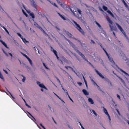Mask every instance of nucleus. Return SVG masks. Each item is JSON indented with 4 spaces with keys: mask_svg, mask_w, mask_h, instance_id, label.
<instances>
[{
    "mask_svg": "<svg viewBox=\"0 0 129 129\" xmlns=\"http://www.w3.org/2000/svg\"><path fill=\"white\" fill-rule=\"evenodd\" d=\"M27 13L28 14H30V10H26Z\"/></svg>",
    "mask_w": 129,
    "mask_h": 129,
    "instance_id": "0e129e2a",
    "label": "nucleus"
},
{
    "mask_svg": "<svg viewBox=\"0 0 129 129\" xmlns=\"http://www.w3.org/2000/svg\"><path fill=\"white\" fill-rule=\"evenodd\" d=\"M105 18L109 23V26L110 27V29L111 31H113V34L115 36V33L113 31H116L117 30V28L116 27L113 26L114 25V23L112 20L110 19L108 16H105Z\"/></svg>",
    "mask_w": 129,
    "mask_h": 129,
    "instance_id": "f03ea898",
    "label": "nucleus"
},
{
    "mask_svg": "<svg viewBox=\"0 0 129 129\" xmlns=\"http://www.w3.org/2000/svg\"><path fill=\"white\" fill-rule=\"evenodd\" d=\"M53 5L56 7H57V8H58V6L56 5V4L55 3H54L53 4Z\"/></svg>",
    "mask_w": 129,
    "mask_h": 129,
    "instance_id": "13d9d810",
    "label": "nucleus"
},
{
    "mask_svg": "<svg viewBox=\"0 0 129 129\" xmlns=\"http://www.w3.org/2000/svg\"><path fill=\"white\" fill-rule=\"evenodd\" d=\"M64 38L65 40L67 41L68 42L70 45L87 62H88V60L86 59L84 55L78 50L77 48L76 47L75 45L74 44H73L72 42L71 41H70L67 38L65 37H64Z\"/></svg>",
    "mask_w": 129,
    "mask_h": 129,
    "instance_id": "f257e3e1",
    "label": "nucleus"
},
{
    "mask_svg": "<svg viewBox=\"0 0 129 129\" xmlns=\"http://www.w3.org/2000/svg\"><path fill=\"white\" fill-rule=\"evenodd\" d=\"M37 83L38 84V85L39 86V84H40V82H39V81H37Z\"/></svg>",
    "mask_w": 129,
    "mask_h": 129,
    "instance_id": "69168bd1",
    "label": "nucleus"
},
{
    "mask_svg": "<svg viewBox=\"0 0 129 129\" xmlns=\"http://www.w3.org/2000/svg\"><path fill=\"white\" fill-rule=\"evenodd\" d=\"M70 10L73 13V14L75 16L77 17H78V15H76V14L75 13H74V10H73L72 9H71V8H70Z\"/></svg>",
    "mask_w": 129,
    "mask_h": 129,
    "instance_id": "aec40b11",
    "label": "nucleus"
},
{
    "mask_svg": "<svg viewBox=\"0 0 129 129\" xmlns=\"http://www.w3.org/2000/svg\"><path fill=\"white\" fill-rule=\"evenodd\" d=\"M95 23L97 24V25L98 26V27L100 28V29H102V27L101 25L97 22L95 21Z\"/></svg>",
    "mask_w": 129,
    "mask_h": 129,
    "instance_id": "bb28decb",
    "label": "nucleus"
},
{
    "mask_svg": "<svg viewBox=\"0 0 129 129\" xmlns=\"http://www.w3.org/2000/svg\"><path fill=\"white\" fill-rule=\"evenodd\" d=\"M9 94H10L11 95V97L13 98V99H15V98L13 96V95H12V94H11V93H10Z\"/></svg>",
    "mask_w": 129,
    "mask_h": 129,
    "instance_id": "603ef678",
    "label": "nucleus"
},
{
    "mask_svg": "<svg viewBox=\"0 0 129 129\" xmlns=\"http://www.w3.org/2000/svg\"><path fill=\"white\" fill-rule=\"evenodd\" d=\"M61 59L62 61H65L67 60L66 58L63 56H62L61 57Z\"/></svg>",
    "mask_w": 129,
    "mask_h": 129,
    "instance_id": "c85d7f7f",
    "label": "nucleus"
},
{
    "mask_svg": "<svg viewBox=\"0 0 129 129\" xmlns=\"http://www.w3.org/2000/svg\"><path fill=\"white\" fill-rule=\"evenodd\" d=\"M127 64L129 66V60H128L127 62H126Z\"/></svg>",
    "mask_w": 129,
    "mask_h": 129,
    "instance_id": "774afa93",
    "label": "nucleus"
},
{
    "mask_svg": "<svg viewBox=\"0 0 129 129\" xmlns=\"http://www.w3.org/2000/svg\"><path fill=\"white\" fill-rule=\"evenodd\" d=\"M54 94L59 99H60V97L58 95H57L55 93H54Z\"/></svg>",
    "mask_w": 129,
    "mask_h": 129,
    "instance_id": "09e8293b",
    "label": "nucleus"
},
{
    "mask_svg": "<svg viewBox=\"0 0 129 129\" xmlns=\"http://www.w3.org/2000/svg\"><path fill=\"white\" fill-rule=\"evenodd\" d=\"M53 52L55 54V55L56 56L57 55V52L56 50H54L53 51Z\"/></svg>",
    "mask_w": 129,
    "mask_h": 129,
    "instance_id": "c03bdc74",
    "label": "nucleus"
},
{
    "mask_svg": "<svg viewBox=\"0 0 129 129\" xmlns=\"http://www.w3.org/2000/svg\"><path fill=\"white\" fill-rule=\"evenodd\" d=\"M22 76L23 77V78L22 80V82H24L25 81V80L26 78L23 75H22Z\"/></svg>",
    "mask_w": 129,
    "mask_h": 129,
    "instance_id": "c9c22d12",
    "label": "nucleus"
},
{
    "mask_svg": "<svg viewBox=\"0 0 129 129\" xmlns=\"http://www.w3.org/2000/svg\"><path fill=\"white\" fill-rule=\"evenodd\" d=\"M66 34L69 37V38H72L74 39V38L75 37L71 33H70L68 31L66 32Z\"/></svg>",
    "mask_w": 129,
    "mask_h": 129,
    "instance_id": "9d476101",
    "label": "nucleus"
},
{
    "mask_svg": "<svg viewBox=\"0 0 129 129\" xmlns=\"http://www.w3.org/2000/svg\"><path fill=\"white\" fill-rule=\"evenodd\" d=\"M101 30H100V33H102L103 34L105 35V37H106V33L105 32V31L104 30H103V28L101 29Z\"/></svg>",
    "mask_w": 129,
    "mask_h": 129,
    "instance_id": "2eb2a0df",
    "label": "nucleus"
},
{
    "mask_svg": "<svg viewBox=\"0 0 129 129\" xmlns=\"http://www.w3.org/2000/svg\"><path fill=\"white\" fill-rule=\"evenodd\" d=\"M115 24L116 25H117V26L118 28L120 30V31H121V30L122 31V29H122L121 27L117 23H116Z\"/></svg>",
    "mask_w": 129,
    "mask_h": 129,
    "instance_id": "f3484780",
    "label": "nucleus"
},
{
    "mask_svg": "<svg viewBox=\"0 0 129 129\" xmlns=\"http://www.w3.org/2000/svg\"><path fill=\"white\" fill-rule=\"evenodd\" d=\"M65 67L68 70V68H72L70 66H65Z\"/></svg>",
    "mask_w": 129,
    "mask_h": 129,
    "instance_id": "8fccbe9b",
    "label": "nucleus"
},
{
    "mask_svg": "<svg viewBox=\"0 0 129 129\" xmlns=\"http://www.w3.org/2000/svg\"><path fill=\"white\" fill-rule=\"evenodd\" d=\"M89 103L93 105L94 104V102L93 100L91 98H89Z\"/></svg>",
    "mask_w": 129,
    "mask_h": 129,
    "instance_id": "a211bd4d",
    "label": "nucleus"
},
{
    "mask_svg": "<svg viewBox=\"0 0 129 129\" xmlns=\"http://www.w3.org/2000/svg\"><path fill=\"white\" fill-rule=\"evenodd\" d=\"M123 59L125 61L127 60V59L126 58V57H124L123 58Z\"/></svg>",
    "mask_w": 129,
    "mask_h": 129,
    "instance_id": "5fc2aeb1",
    "label": "nucleus"
},
{
    "mask_svg": "<svg viewBox=\"0 0 129 129\" xmlns=\"http://www.w3.org/2000/svg\"><path fill=\"white\" fill-rule=\"evenodd\" d=\"M3 52L4 53V54H5V55L7 56H8V54L7 53H6L3 49Z\"/></svg>",
    "mask_w": 129,
    "mask_h": 129,
    "instance_id": "a19ab883",
    "label": "nucleus"
},
{
    "mask_svg": "<svg viewBox=\"0 0 129 129\" xmlns=\"http://www.w3.org/2000/svg\"><path fill=\"white\" fill-rule=\"evenodd\" d=\"M21 39H22L23 42L24 43H26L28 42L26 40V39L25 38H23L22 37Z\"/></svg>",
    "mask_w": 129,
    "mask_h": 129,
    "instance_id": "cd10ccee",
    "label": "nucleus"
},
{
    "mask_svg": "<svg viewBox=\"0 0 129 129\" xmlns=\"http://www.w3.org/2000/svg\"><path fill=\"white\" fill-rule=\"evenodd\" d=\"M61 70L64 72L65 73H66L68 75H69V73L67 72L66 71H65L64 70H63V69H61Z\"/></svg>",
    "mask_w": 129,
    "mask_h": 129,
    "instance_id": "6e6d98bb",
    "label": "nucleus"
},
{
    "mask_svg": "<svg viewBox=\"0 0 129 129\" xmlns=\"http://www.w3.org/2000/svg\"><path fill=\"white\" fill-rule=\"evenodd\" d=\"M29 61V62L30 64H31V66H32L33 65V62L31 60H30Z\"/></svg>",
    "mask_w": 129,
    "mask_h": 129,
    "instance_id": "3c124183",
    "label": "nucleus"
},
{
    "mask_svg": "<svg viewBox=\"0 0 129 129\" xmlns=\"http://www.w3.org/2000/svg\"><path fill=\"white\" fill-rule=\"evenodd\" d=\"M99 61L100 62L101 64H102L103 66H104V64L103 61L102 59H100Z\"/></svg>",
    "mask_w": 129,
    "mask_h": 129,
    "instance_id": "c756f323",
    "label": "nucleus"
},
{
    "mask_svg": "<svg viewBox=\"0 0 129 129\" xmlns=\"http://www.w3.org/2000/svg\"><path fill=\"white\" fill-rule=\"evenodd\" d=\"M103 111H104V113H105V114H106V115H107L108 116V118L109 119V122L110 124H111V119L110 117L107 112V110L104 107L103 108Z\"/></svg>",
    "mask_w": 129,
    "mask_h": 129,
    "instance_id": "0eeeda50",
    "label": "nucleus"
},
{
    "mask_svg": "<svg viewBox=\"0 0 129 129\" xmlns=\"http://www.w3.org/2000/svg\"><path fill=\"white\" fill-rule=\"evenodd\" d=\"M83 79H84V82H85V85H86V86L87 87V82H86V80L85 79V78L83 76Z\"/></svg>",
    "mask_w": 129,
    "mask_h": 129,
    "instance_id": "72a5a7b5",
    "label": "nucleus"
},
{
    "mask_svg": "<svg viewBox=\"0 0 129 129\" xmlns=\"http://www.w3.org/2000/svg\"><path fill=\"white\" fill-rule=\"evenodd\" d=\"M120 31L124 34V35L125 37L126 38V39H128V38L127 37V36L126 35L125 33L124 32V31L123 30V29H122V31L121 30Z\"/></svg>",
    "mask_w": 129,
    "mask_h": 129,
    "instance_id": "393cba45",
    "label": "nucleus"
},
{
    "mask_svg": "<svg viewBox=\"0 0 129 129\" xmlns=\"http://www.w3.org/2000/svg\"><path fill=\"white\" fill-rule=\"evenodd\" d=\"M90 111L91 112L92 114H93L94 115V117L99 116V115L97 114V113H96L95 111L93 110H92V111L91 110H90Z\"/></svg>",
    "mask_w": 129,
    "mask_h": 129,
    "instance_id": "9b49d317",
    "label": "nucleus"
},
{
    "mask_svg": "<svg viewBox=\"0 0 129 129\" xmlns=\"http://www.w3.org/2000/svg\"><path fill=\"white\" fill-rule=\"evenodd\" d=\"M3 71L5 72V73L6 74H8V72L6 70H5L3 69Z\"/></svg>",
    "mask_w": 129,
    "mask_h": 129,
    "instance_id": "680f3d73",
    "label": "nucleus"
},
{
    "mask_svg": "<svg viewBox=\"0 0 129 129\" xmlns=\"http://www.w3.org/2000/svg\"><path fill=\"white\" fill-rule=\"evenodd\" d=\"M40 125L44 129H46L44 126L43 125L42 123H40Z\"/></svg>",
    "mask_w": 129,
    "mask_h": 129,
    "instance_id": "49530a36",
    "label": "nucleus"
},
{
    "mask_svg": "<svg viewBox=\"0 0 129 129\" xmlns=\"http://www.w3.org/2000/svg\"><path fill=\"white\" fill-rule=\"evenodd\" d=\"M90 79L92 84H93L94 86L95 87H96L99 90L101 91L102 90L100 88V87L94 81L93 79L91 77H90Z\"/></svg>",
    "mask_w": 129,
    "mask_h": 129,
    "instance_id": "423d86ee",
    "label": "nucleus"
},
{
    "mask_svg": "<svg viewBox=\"0 0 129 129\" xmlns=\"http://www.w3.org/2000/svg\"><path fill=\"white\" fill-rule=\"evenodd\" d=\"M95 70L97 74L99 75L101 78L102 79L105 78V77L103 76L102 74L99 72L95 69Z\"/></svg>",
    "mask_w": 129,
    "mask_h": 129,
    "instance_id": "1a4fd4ad",
    "label": "nucleus"
},
{
    "mask_svg": "<svg viewBox=\"0 0 129 129\" xmlns=\"http://www.w3.org/2000/svg\"><path fill=\"white\" fill-rule=\"evenodd\" d=\"M51 51H53L54 50H55L54 49H53V48L51 46Z\"/></svg>",
    "mask_w": 129,
    "mask_h": 129,
    "instance_id": "bf43d9fd",
    "label": "nucleus"
},
{
    "mask_svg": "<svg viewBox=\"0 0 129 129\" xmlns=\"http://www.w3.org/2000/svg\"><path fill=\"white\" fill-rule=\"evenodd\" d=\"M58 14L59 15V16H60L61 18L63 20H65L66 19L65 17L61 15L58 12Z\"/></svg>",
    "mask_w": 129,
    "mask_h": 129,
    "instance_id": "4be33fe9",
    "label": "nucleus"
},
{
    "mask_svg": "<svg viewBox=\"0 0 129 129\" xmlns=\"http://www.w3.org/2000/svg\"><path fill=\"white\" fill-rule=\"evenodd\" d=\"M108 58L110 61L111 63V64L112 66L114 68H115V69L116 70H117V68L115 67V66H117L115 64V62L113 61L112 58L110 56H108Z\"/></svg>",
    "mask_w": 129,
    "mask_h": 129,
    "instance_id": "39448f33",
    "label": "nucleus"
},
{
    "mask_svg": "<svg viewBox=\"0 0 129 129\" xmlns=\"http://www.w3.org/2000/svg\"><path fill=\"white\" fill-rule=\"evenodd\" d=\"M39 86L41 88H44L46 89H47V88L43 84H39Z\"/></svg>",
    "mask_w": 129,
    "mask_h": 129,
    "instance_id": "6ab92c4d",
    "label": "nucleus"
},
{
    "mask_svg": "<svg viewBox=\"0 0 129 129\" xmlns=\"http://www.w3.org/2000/svg\"><path fill=\"white\" fill-rule=\"evenodd\" d=\"M89 64H90V66L93 68H94V67L91 64V63L89 62Z\"/></svg>",
    "mask_w": 129,
    "mask_h": 129,
    "instance_id": "e2e57ef3",
    "label": "nucleus"
},
{
    "mask_svg": "<svg viewBox=\"0 0 129 129\" xmlns=\"http://www.w3.org/2000/svg\"><path fill=\"white\" fill-rule=\"evenodd\" d=\"M23 100L24 101V102L25 103V105L26 106H27L28 108H31V107L29 105H28L27 103H26V102L25 100L23 99Z\"/></svg>",
    "mask_w": 129,
    "mask_h": 129,
    "instance_id": "a878e982",
    "label": "nucleus"
},
{
    "mask_svg": "<svg viewBox=\"0 0 129 129\" xmlns=\"http://www.w3.org/2000/svg\"><path fill=\"white\" fill-rule=\"evenodd\" d=\"M116 95H117V98H118V99H119V100L120 101L121 100L120 97V96L118 94H117Z\"/></svg>",
    "mask_w": 129,
    "mask_h": 129,
    "instance_id": "a18cd8bd",
    "label": "nucleus"
},
{
    "mask_svg": "<svg viewBox=\"0 0 129 129\" xmlns=\"http://www.w3.org/2000/svg\"><path fill=\"white\" fill-rule=\"evenodd\" d=\"M22 11L23 13L26 16V17H27L28 16V15L27 14L24 12L23 10H22Z\"/></svg>",
    "mask_w": 129,
    "mask_h": 129,
    "instance_id": "de8ad7c7",
    "label": "nucleus"
},
{
    "mask_svg": "<svg viewBox=\"0 0 129 129\" xmlns=\"http://www.w3.org/2000/svg\"><path fill=\"white\" fill-rule=\"evenodd\" d=\"M17 34L19 36L21 39L23 37L21 36L20 34L19 33H17Z\"/></svg>",
    "mask_w": 129,
    "mask_h": 129,
    "instance_id": "e433bc0d",
    "label": "nucleus"
},
{
    "mask_svg": "<svg viewBox=\"0 0 129 129\" xmlns=\"http://www.w3.org/2000/svg\"><path fill=\"white\" fill-rule=\"evenodd\" d=\"M82 91L83 92V93L85 95H88V93L87 91L85 89H84L82 90Z\"/></svg>",
    "mask_w": 129,
    "mask_h": 129,
    "instance_id": "dca6fc26",
    "label": "nucleus"
},
{
    "mask_svg": "<svg viewBox=\"0 0 129 129\" xmlns=\"http://www.w3.org/2000/svg\"><path fill=\"white\" fill-rule=\"evenodd\" d=\"M30 16H31L32 18L33 19H34L35 18V16L33 12H31L29 14Z\"/></svg>",
    "mask_w": 129,
    "mask_h": 129,
    "instance_id": "412c9836",
    "label": "nucleus"
},
{
    "mask_svg": "<svg viewBox=\"0 0 129 129\" xmlns=\"http://www.w3.org/2000/svg\"><path fill=\"white\" fill-rule=\"evenodd\" d=\"M107 12L112 17H114V16L112 13L109 10L107 11Z\"/></svg>",
    "mask_w": 129,
    "mask_h": 129,
    "instance_id": "5701e85b",
    "label": "nucleus"
},
{
    "mask_svg": "<svg viewBox=\"0 0 129 129\" xmlns=\"http://www.w3.org/2000/svg\"><path fill=\"white\" fill-rule=\"evenodd\" d=\"M103 50H104V51L106 53V55H107V56L108 57V56H110V55H108V54L107 52L105 50V49H103Z\"/></svg>",
    "mask_w": 129,
    "mask_h": 129,
    "instance_id": "4c0bfd02",
    "label": "nucleus"
},
{
    "mask_svg": "<svg viewBox=\"0 0 129 129\" xmlns=\"http://www.w3.org/2000/svg\"><path fill=\"white\" fill-rule=\"evenodd\" d=\"M3 28H4V29H5V31L8 34H9V31H8V30L7 29H6V28H5V27H4V26L3 27Z\"/></svg>",
    "mask_w": 129,
    "mask_h": 129,
    "instance_id": "79ce46f5",
    "label": "nucleus"
},
{
    "mask_svg": "<svg viewBox=\"0 0 129 129\" xmlns=\"http://www.w3.org/2000/svg\"><path fill=\"white\" fill-rule=\"evenodd\" d=\"M103 8L105 11L107 10L108 9L107 7L105 6H103Z\"/></svg>",
    "mask_w": 129,
    "mask_h": 129,
    "instance_id": "473e14b6",
    "label": "nucleus"
},
{
    "mask_svg": "<svg viewBox=\"0 0 129 129\" xmlns=\"http://www.w3.org/2000/svg\"><path fill=\"white\" fill-rule=\"evenodd\" d=\"M77 11H78V13H79V14L81 15V14H82L81 13V10L80 9H78Z\"/></svg>",
    "mask_w": 129,
    "mask_h": 129,
    "instance_id": "ea45409f",
    "label": "nucleus"
},
{
    "mask_svg": "<svg viewBox=\"0 0 129 129\" xmlns=\"http://www.w3.org/2000/svg\"><path fill=\"white\" fill-rule=\"evenodd\" d=\"M73 22L74 23V25L75 27L82 34L84 35V32L82 29L80 25L78 24L74 20L73 21Z\"/></svg>",
    "mask_w": 129,
    "mask_h": 129,
    "instance_id": "7ed1b4c3",
    "label": "nucleus"
},
{
    "mask_svg": "<svg viewBox=\"0 0 129 129\" xmlns=\"http://www.w3.org/2000/svg\"><path fill=\"white\" fill-rule=\"evenodd\" d=\"M26 58L28 59V61H29L30 60H31L28 56H27V58Z\"/></svg>",
    "mask_w": 129,
    "mask_h": 129,
    "instance_id": "338daca9",
    "label": "nucleus"
},
{
    "mask_svg": "<svg viewBox=\"0 0 129 129\" xmlns=\"http://www.w3.org/2000/svg\"><path fill=\"white\" fill-rule=\"evenodd\" d=\"M97 44L98 45H100V46H101V48L103 49H104V48H103V47L102 46V45L99 42H97Z\"/></svg>",
    "mask_w": 129,
    "mask_h": 129,
    "instance_id": "7c9ffc66",
    "label": "nucleus"
},
{
    "mask_svg": "<svg viewBox=\"0 0 129 129\" xmlns=\"http://www.w3.org/2000/svg\"><path fill=\"white\" fill-rule=\"evenodd\" d=\"M43 64L44 66V67L46 69H49V68L46 66V64L44 63L43 62Z\"/></svg>",
    "mask_w": 129,
    "mask_h": 129,
    "instance_id": "f704fd0d",
    "label": "nucleus"
},
{
    "mask_svg": "<svg viewBox=\"0 0 129 129\" xmlns=\"http://www.w3.org/2000/svg\"><path fill=\"white\" fill-rule=\"evenodd\" d=\"M115 66V67L117 68V70H116L122 72L123 73L122 75L125 76L126 79H127L129 78V75L128 73H126L124 71L121 69L118 66L116 65Z\"/></svg>",
    "mask_w": 129,
    "mask_h": 129,
    "instance_id": "20e7f679",
    "label": "nucleus"
},
{
    "mask_svg": "<svg viewBox=\"0 0 129 129\" xmlns=\"http://www.w3.org/2000/svg\"><path fill=\"white\" fill-rule=\"evenodd\" d=\"M90 41H91V42H90L91 44H95V43L94 42V41L93 40H91Z\"/></svg>",
    "mask_w": 129,
    "mask_h": 129,
    "instance_id": "37998d69",
    "label": "nucleus"
},
{
    "mask_svg": "<svg viewBox=\"0 0 129 129\" xmlns=\"http://www.w3.org/2000/svg\"><path fill=\"white\" fill-rule=\"evenodd\" d=\"M74 39L75 40H76V41H77V42H78L79 43H80V44L81 45V47H83V45H85V44H83L80 41V40H78V39H77L76 38H74Z\"/></svg>",
    "mask_w": 129,
    "mask_h": 129,
    "instance_id": "f8f14e48",
    "label": "nucleus"
},
{
    "mask_svg": "<svg viewBox=\"0 0 129 129\" xmlns=\"http://www.w3.org/2000/svg\"><path fill=\"white\" fill-rule=\"evenodd\" d=\"M38 14L41 15V16H42V17H43L41 12H39L38 13Z\"/></svg>",
    "mask_w": 129,
    "mask_h": 129,
    "instance_id": "052dcab7",
    "label": "nucleus"
},
{
    "mask_svg": "<svg viewBox=\"0 0 129 129\" xmlns=\"http://www.w3.org/2000/svg\"><path fill=\"white\" fill-rule=\"evenodd\" d=\"M0 78L2 79L3 81H4V79L3 76L1 72L0 71Z\"/></svg>",
    "mask_w": 129,
    "mask_h": 129,
    "instance_id": "b1692460",
    "label": "nucleus"
},
{
    "mask_svg": "<svg viewBox=\"0 0 129 129\" xmlns=\"http://www.w3.org/2000/svg\"><path fill=\"white\" fill-rule=\"evenodd\" d=\"M31 2L32 3L31 5L33 7L37 9V5L34 1L32 0V1H31Z\"/></svg>",
    "mask_w": 129,
    "mask_h": 129,
    "instance_id": "6e6552de",
    "label": "nucleus"
},
{
    "mask_svg": "<svg viewBox=\"0 0 129 129\" xmlns=\"http://www.w3.org/2000/svg\"><path fill=\"white\" fill-rule=\"evenodd\" d=\"M113 73L115 75H116L117 77L119 78V79H120V81H121L123 83H124V82L123 80L122 79V78H121L119 76H118L114 72Z\"/></svg>",
    "mask_w": 129,
    "mask_h": 129,
    "instance_id": "4468645a",
    "label": "nucleus"
},
{
    "mask_svg": "<svg viewBox=\"0 0 129 129\" xmlns=\"http://www.w3.org/2000/svg\"><path fill=\"white\" fill-rule=\"evenodd\" d=\"M61 87H62V89L63 90H64V92H65L67 94H68V91H67L66 90V89H65L63 87V86L62 85H61Z\"/></svg>",
    "mask_w": 129,
    "mask_h": 129,
    "instance_id": "2f4dec72",
    "label": "nucleus"
},
{
    "mask_svg": "<svg viewBox=\"0 0 129 129\" xmlns=\"http://www.w3.org/2000/svg\"><path fill=\"white\" fill-rule=\"evenodd\" d=\"M108 81L110 83V85L111 86H112V83L110 82V81L108 79Z\"/></svg>",
    "mask_w": 129,
    "mask_h": 129,
    "instance_id": "864d4df0",
    "label": "nucleus"
},
{
    "mask_svg": "<svg viewBox=\"0 0 129 129\" xmlns=\"http://www.w3.org/2000/svg\"><path fill=\"white\" fill-rule=\"evenodd\" d=\"M21 53L22 55L24 56L26 58L28 56L24 54L22 52H21Z\"/></svg>",
    "mask_w": 129,
    "mask_h": 129,
    "instance_id": "58836bf2",
    "label": "nucleus"
},
{
    "mask_svg": "<svg viewBox=\"0 0 129 129\" xmlns=\"http://www.w3.org/2000/svg\"><path fill=\"white\" fill-rule=\"evenodd\" d=\"M0 42H1L2 44L5 47H6L7 48H8V47H7V45L6 43L4 42L2 40H0Z\"/></svg>",
    "mask_w": 129,
    "mask_h": 129,
    "instance_id": "ddd939ff",
    "label": "nucleus"
},
{
    "mask_svg": "<svg viewBox=\"0 0 129 129\" xmlns=\"http://www.w3.org/2000/svg\"><path fill=\"white\" fill-rule=\"evenodd\" d=\"M77 84L80 86H81L82 84V83L81 82H78L77 83Z\"/></svg>",
    "mask_w": 129,
    "mask_h": 129,
    "instance_id": "4d7b16f0",
    "label": "nucleus"
}]
</instances>
